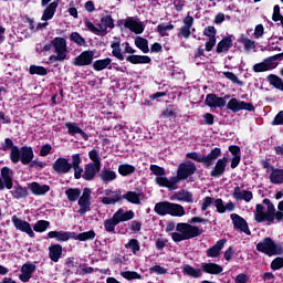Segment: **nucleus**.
<instances>
[{
	"label": "nucleus",
	"mask_w": 283,
	"mask_h": 283,
	"mask_svg": "<svg viewBox=\"0 0 283 283\" xmlns=\"http://www.w3.org/2000/svg\"><path fill=\"white\" fill-rule=\"evenodd\" d=\"M272 20L283 28V15L280 13V6H274Z\"/></svg>",
	"instance_id": "53"
},
{
	"label": "nucleus",
	"mask_w": 283,
	"mask_h": 283,
	"mask_svg": "<svg viewBox=\"0 0 283 283\" xmlns=\"http://www.w3.org/2000/svg\"><path fill=\"white\" fill-rule=\"evenodd\" d=\"M150 171L157 176L155 181L159 187H166V189H170L171 191L178 189V178L171 177L168 179L165 176V168L156 165L150 166Z\"/></svg>",
	"instance_id": "4"
},
{
	"label": "nucleus",
	"mask_w": 283,
	"mask_h": 283,
	"mask_svg": "<svg viewBox=\"0 0 283 283\" xmlns=\"http://www.w3.org/2000/svg\"><path fill=\"white\" fill-rule=\"evenodd\" d=\"M174 30V24H159L157 27V32H159L160 36H169V32Z\"/></svg>",
	"instance_id": "54"
},
{
	"label": "nucleus",
	"mask_w": 283,
	"mask_h": 283,
	"mask_svg": "<svg viewBox=\"0 0 283 283\" xmlns=\"http://www.w3.org/2000/svg\"><path fill=\"white\" fill-rule=\"evenodd\" d=\"M124 25L130 30V32H134V34H143V32H145V23L136 18H127Z\"/></svg>",
	"instance_id": "16"
},
{
	"label": "nucleus",
	"mask_w": 283,
	"mask_h": 283,
	"mask_svg": "<svg viewBox=\"0 0 283 283\" xmlns=\"http://www.w3.org/2000/svg\"><path fill=\"white\" fill-rule=\"evenodd\" d=\"M134 171H136V167L128 164H123L118 167V174H120V176H129L134 174Z\"/></svg>",
	"instance_id": "50"
},
{
	"label": "nucleus",
	"mask_w": 283,
	"mask_h": 283,
	"mask_svg": "<svg viewBox=\"0 0 283 283\" xmlns=\"http://www.w3.org/2000/svg\"><path fill=\"white\" fill-rule=\"evenodd\" d=\"M98 171H101V166H96V165L90 163L85 166L82 178L84 180H94V178H96V174H98Z\"/></svg>",
	"instance_id": "22"
},
{
	"label": "nucleus",
	"mask_w": 283,
	"mask_h": 283,
	"mask_svg": "<svg viewBox=\"0 0 283 283\" xmlns=\"http://www.w3.org/2000/svg\"><path fill=\"white\" fill-rule=\"evenodd\" d=\"M30 74H38L39 76H45L48 74V69L43 66L31 65Z\"/></svg>",
	"instance_id": "56"
},
{
	"label": "nucleus",
	"mask_w": 283,
	"mask_h": 283,
	"mask_svg": "<svg viewBox=\"0 0 283 283\" xmlns=\"http://www.w3.org/2000/svg\"><path fill=\"white\" fill-rule=\"evenodd\" d=\"M176 231L177 232L171 233L174 242H182L185 240H191V238L202 235V229L189 223H177Z\"/></svg>",
	"instance_id": "2"
},
{
	"label": "nucleus",
	"mask_w": 283,
	"mask_h": 283,
	"mask_svg": "<svg viewBox=\"0 0 283 283\" xmlns=\"http://www.w3.org/2000/svg\"><path fill=\"white\" fill-rule=\"evenodd\" d=\"M126 61H128V63H133V65L147 64L151 63V57L148 55H129L126 57Z\"/></svg>",
	"instance_id": "36"
},
{
	"label": "nucleus",
	"mask_w": 283,
	"mask_h": 283,
	"mask_svg": "<svg viewBox=\"0 0 283 283\" xmlns=\"http://www.w3.org/2000/svg\"><path fill=\"white\" fill-rule=\"evenodd\" d=\"M174 200H178V202H192V195L191 192L184 190L179 191L175 195Z\"/></svg>",
	"instance_id": "46"
},
{
	"label": "nucleus",
	"mask_w": 283,
	"mask_h": 283,
	"mask_svg": "<svg viewBox=\"0 0 283 283\" xmlns=\"http://www.w3.org/2000/svg\"><path fill=\"white\" fill-rule=\"evenodd\" d=\"M94 61V53L92 51H83L73 62V65L77 67H84L85 65H92Z\"/></svg>",
	"instance_id": "17"
},
{
	"label": "nucleus",
	"mask_w": 283,
	"mask_h": 283,
	"mask_svg": "<svg viewBox=\"0 0 283 283\" xmlns=\"http://www.w3.org/2000/svg\"><path fill=\"white\" fill-rule=\"evenodd\" d=\"M113 218L114 220L117 221L118 224H120V222H127L128 220H134V211L132 210L125 211L123 209H119L113 214Z\"/></svg>",
	"instance_id": "23"
},
{
	"label": "nucleus",
	"mask_w": 283,
	"mask_h": 283,
	"mask_svg": "<svg viewBox=\"0 0 283 283\" xmlns=\"http://www.w3.org/2000/svg\"><path fill=\"white\" fill-rule=\"evenodd\" d=\"M196 174V165L191 161L180 164L177 176L172 178H177V185L180 180H187L188 176H193Z\"/></svg>",
	"instance_id": "10"
},
{
	"label": "nucleus",
	"mask_w": 283,
	"mask_h": 283,
	"mask_svg": "<svg viewBox=\"0 0 283 283\" xmlns=\"http://www.w3.org/2000/svg\"><path fill=\"white\" fill-rule=\"evenodd\" d=\"M112 48V54L115 56V59H118V61H125V55H123V51L120 50V42L114 41L111 43Z\"/></svg>",
	"instance_id": "42"
},
{
	"label": "nucleus",
	"mask_w": 283,
	"mask_h": 283,
	"mask_svg": "<svg viewBox=\"0 0 283 283\" xmlns=\"http://www.w3.org/2000/svg\"><path fill=\"white\" fill-rule=\"evenodd\" d=\"M171 202L161 201L155 205V213L158 216H169Z\"/></svg>",
	"instance_id": "37"
},
{
	"label": "nucleus",
	"mask_w": 283,
	"mask_h": 283,
	"mask_svg": "<svg viewBox=\"0 0 283 283\" xmlns=\"http://www.w3.org/2000/svg\"><path fill=\"white\" fill-rule=\"evenodd\" d=\"M55 174L64 175L72 171V164L63 157H59L52 165Z\"/></svg>",
	"instance_id": "15"
},
{
	"label": "nucleus",
	"mask_w": 283,
	"mask_h": 283,
	"mask_svg": "<svg viewBox=\"0 0 283 283\" xmlns=\"http://www.w3.org/2000/svg\"><path fill=\"white\" fill-rule=\"evenodd\" d=\"M135 45H136V48L142 50V52L144 54H148V52H149V42L147 41V39L142 38V36H137L135 39Z\"/></svg>",
	"instance_id": "44"
},
{
	"label": "nucleus",
	"mask_w": 283,
	"mask_h": 283,
	"mask_svg": "<svg viewBox=\"0 0 283 283\" xmlns=\"http://www.w3.org/2000/svg\"><path fill=\"white\" fill-rule=\"evenodd\" d=\"M120 275L125 280H140V274H138V272L124 271L120 272Z\"/></svg>",
	"instance_id": "60"
},
{
	"label": "nucleus",
	"mask_w": 283,
	"mask_h": 283,
	"mask_svg": "<svg viewBox=\"0 0 283 283\" xmlns=\"http://www.w3.org/2000/svg\"><path fill=\"white\" fill-rule=\"evenodd\" d=\"M77 205L80 207L77 213L85 216L88 211H92V189L84 188L82 195L77 199Z\"/></svg>",
	"instance_id": "6"
},
{
	"label": "nucleus",
	"mask_w": 283,
	"mask_h": 283,
	"mask_svg": "<svg viewBox=\"0 0 283 283\" xmlns=\"http://www.w3.org/2000/svg\"><path fill=\"white\" fill-rule=\"evenodd\" d=\"M52 48H54L55 55L49 57L50 63L63 62L67 59L70 51L67 50V41L64 38L57 36L51 41Z\"/></svg>",
	"instance_id": "3"
},
{
	"label": "nucleus",
	"mask_w": 283,
	"mask_h": 283,
	"mask_svg": "<svg viewBox=\"0 0 283 283\" xmlns=\"http://www.w3.org/2000/svg\"><path fill=\"white\" fill-rule=\"evenodd\" d=\"M36 271V265L32 263H25L21 268V273L19 275V279L21 282H30V279L32 277V273Z\"/></svg>",
	"instance_id": "19"
},
{
	"label": "nucleus",
	"mask_w": 283,
	"mask_h": 283,
	"mask_svg": "<svg viewBox=\"0 0 283 283\" xmlns=\"http://www.w3.org/2000/svg\"><path fill=\"white\" fill-rule=\"evenodd\" d=\"M93 70H95V72H103V70H112V59L106 57L103 60H96L93 63Z\"/></svg>",
	"instance_id": "32"
},
{
	"label": "nucleus",
	"mask_w": 283,
	"mask_h": 283,
	"mask_svg": "<svg viewBox=\"0 0 283 283\" xmlns=\"http://www.w3.org/2000/svg\"><path fill=\"white\" fill-rule=\"evenodd\" d=\"M2 180L8 189H12V169L4 167L1 170Z\"/></svg>",
	"instance_id": "39"
},
{
	"label": "nucleus",
	"mask_w": 283,
	"mask_h": 283,
	"mask_svg": "<svg viewBox=\"0 0 283 283\" xmlns=\"http://www.w3.org/2000/svg\"><path fill=\"white\" fill-rule=\"evenodd\" d=\"M52 0H42L41 3L43 7L48 6ZM59 1L60 0H53L45 9L42 14V21H51V19H54V14L56 13V8H59Z\"/></svg>",
	"instance_id": "14"
},
{
	"label": "nucleus",
	"mask_w": 283,
	"mask_h": 283,
	"mask_svg": "<svg viewBox=\"0 0 283 283\" xmlns=\"http://www.w3.org/2000/svg\"><path fill=\"white\" fill-rule=\"evenodd\" d=\"M227 101H229V95L220 97L216 94H208L206 97V105L211 109H218L227 106Z\"/></svg>",
	"instance_id": "12"
},
{
	"label": "nucleus",
	"mask_w": 283,
	"mask_h": 283,
	"mask_svg": "<svg viewBox=\"0 0 283 283\" xmlns=\"http://www.w3.org/2000/svg\"><path fill=\"white\" fill-rule=\"evenodd\" d=\"M223 75L232 83H235L237 85H243L242 81H240V78H238V75H235L234 73L223 72Z\"/></svg>",
	"instance_id": "61"
},
{
	"label": "nucleus",
	"mask_w": 283,
	"mask_h": 283,
	"mask_svg": "<svg viewBox=\"0 0 283 283\" xmlns=\"http://www.w3.org/2000/svg\"><path fill=\"white\" fill-rule=\"evenodd\" d=\"M181 271L184 275H188V277H193L195 280L202 277V269H196L189 264L182 265Z\"/></svg>",
	"instance_id": "28"
},
{
	"label": "nucleus",
	"mask_w": 283,
	"mask_h": 283,
	"mask_svg": "<svg viewBox=\"0 0 283 283\" xmlns=\"http://www.w3.org/2000/svg\"><path fill=\"white\" fill-rule=\"evenodd\" d=\"M126 249H130V251H133V253L136 255V253H138V251H140V243H138V240L132 239L126 244Z\"/></svg>",
	"instance_id": "57"
},
{
	"label": "nucleus",
	"mask_w": 283,
	"mask_h": 283,
	"mask_svg": "<svg viewBox=\"0 0 283 283\" xmlns=\"http://www.w3.org/2000/svg\"><path fill=\"white\" fill-rule=\"evenodd\" d=\"M11 163H22V165H30L32 159L34 158V151L32 147L24 146L21 149L19 147H12V151L10 154Z\"/></svg>",
	"instance_id": "5"
},
{
	"label": "nucleus",
	"mask_w": 283,
	"mask_h": 283,
	"mask_svg": "<svg viewBox=\"0 0 283 283\" xmlns=\"http://www.w3.org/2000/svg\"><path fill=\"white\" fill-rule=\"evenodd\" d=\"M105 196L102 198L103 205H116V202L123 200L119 191L105 190Z\"/></svg>",
	"instance_id": "21"
},
{
	"label": "nucleus",
	"mask_w": 283,
	"mask_h": 283,
	"mask_svg": "<svg viewBox=\"0 0 283 283\" xmlns=\"http://www.w3.org/2000/svg\"><path fill=\"white\" fill-rule=\"evenodd\" d=\"M253 36H254V39H262V36H264V25L263 24H258L254 28Z\"/></svg>",
	"instance_id": "63"
},
{
	"label": "nucleus",
	"mask_w": 283,
	"mask_h": 283,
	"mask_svg": "<svg viewBox=\"0 0 283 283\" xmlns=\"http://www.w3.org/2000/svg\"><path fill=\"white\" fill-rule=\"evenodd\" d=\"M117 221L116 219L111 218V219H106L104 221V229L107 233H114V231H116V226H117Z\"/></svg>",
	"instance_id": "49"
},
{
	"label": "nucleus",
	"mask_w": 283,
	"mask_h": 283,
	"mask_svg": "<svg viewBox=\"0 0 283 283\" xmlns=\"http://www.w3.org/2000/svg\"><path fill=\"white\" fill-rule=\"evenodd\" d=\"M234 283H249V275L240 273L234 277Z\"/></svg>",
	"instance_id": "64"
},
{
	"label": "nucleus",
	"mask_w": 283,
	"mask_h": 283,
	"mask_svg": "<svg viewBox=\"0 0 283 283\" xmlns=\"http://www.w3.org/2000/svg\"><path fill=\"white\" fill-rule=\"evenodd\" d=\"M96 238V232L90 230L87 232H83L76 235L75 240H80V242H85L87 240H94Z\"/></svg>",
	"instance_id": "52"
},
{
	"label": "nucleus",
	"mask_w": 283,
	"mask_h": 283,
	"mask_svg": "<svg viewBox=\"0 0 283 283\" xmlns=\"http://www.w3.org/2000/svg\"><path fill=\"white\" fill-rule=\"evenodd\" d=\"M124 200H127V202H132V205H140V193L136 191H128L124 196H122Z\"/></svg>",
	"instance_id": "45"
},
{
	"label": "nucleus",
	"mask_w": 283,
	"mask_h": 283,
	"mask_svg": "<svg viewBox=\"0 0 283 283\" xmlns=\"http://www.w3.org/2000/svg\"><path fill=\"white\" fill-rule=\"evenodd\" d=\"M271 269L273 271H280V269H283V258H276L271 263Z\"/></svg>",
	"instance_id": "62"
},
{
	"label": "nucleus",
	"mask_w": 283,
	"mask_h": 283,
	"mask_svg": "<svg viewBox=\"0 0 283 283\" xmlns=\"http://www.w3.org/2000/svg\"><path fill=\"white\" fill-rule=\"evenodd\" d=\"M227 109H230V112H233V114H238V112H242V109H245V112H255V106H253L251 103L232 97L227 103Z\"/></svg>",
	"instance_id": "7"
},
{
	"label": "nucleus",
	"mask_w": 283,
	"mask_h": 283,
	"mask_svg": "<svg viewBox=\"0 0 283 283\" xmlns=\"http://www.w3.org/2000/svg\"><path fill=\"white\" fill-rule=\"evenodd\" d=\"M265 205H268L266 211H264V206L261 203L256 205L255 211H254V220L255 222L262 223V222H269L270 224H273L275 220L277 222H282L283 220V200L279 202L277 209L279 211H275V206L271 203L269 200H264Z\"/></svg>",
	"instance_id": "1"
},
{
	"label": "nucleus",
	"mask_w": 283,
	"mask_h": 283,
	"mask_svg": "<svg viewBox=\"0 0 283 283\" xmlns=\"http://www.w3.org/2000/svg\"><path fill=\"white\" fill-rule=\"evenodd\" d=\"M63 255V247L61 244H52L49 247V258L52 262H59Z\"/></svg>",
	"instance_id": "30"
},
{
	"label": "nucleus",
	"mask_w": 283,
	"mask_h": 283,
	"mask_svg": "<svg viewBox=\"0 0 283 283\" xmlns=\"http://www.w3.org/2000/svg\"><path fill=\"white\" fill-rule=\"evenodd\" d=\"M65 127H66V129H69V134L71 136H76V134H81L82 138H84V140H87V134L85 132H83V129H81V127H78V124L66 123Z\"/></svg>",
	"instance_id": "34"
},
{
	"label": "nucleus",
	"mask_w": 283,
	"mask_h": 283,
	"mask_svg": "<svg viewBox=\"0 0 283 283\" xmlns=\"http://www.w3.org/2000/svg\"><path fill=\"white\" fill-rule=\"evenodd\" d=\"M227 163H229V159L227 157L218 159L213 169L210 172V176H212V178H220V176H222L224 171H227Z\"/></svg>",
	"instance_id": "18"
},
{
	"label": "nucleus",
	"mask_w": 283,
	"mask_h": 283,
	"mask_svg": "<svg viewBox=\"0 0 283 283\" xmlns=\"http://www.w3.org/2000/svg\"><path fill=\"white\" fill-rule=\"evenodd\" d=\"M282 54H276L271 57L265 59L261 63H256L253 65V72H269L271 70H275L277 67V59H280Z\"/></svg>",
	"instance_id": "8"
},
{
	"label": "nucleus",
	"mask_w": 283,
	"mask_h": 283,
	"mask_svg": "<svg viewBox=\"0 0 283 283\" xmlns=\"http://www.w3.org/2000/svg\"><path fill=\"white\" fill-rule=\"evenodd\" d=\"M222 150H220V148L212 149L208 156L203 157V164H206L207 167H211V165L220 158Z\"/></svg>",
	"instance_id": "35"
},
{
	"label": "nucleus",
	"mask_w": 283,
	"mask_h": 283,
	"mask_svg": "<svg viewBox=\"0 0 283 283\" xmlns=\"http://www.w3.org/2000/svg\"><path fill=\"white\" fill-rule=\"evenodd\" d=\"M88 157L92 160V165L101 167V157L98 156V151L93 149L88 153Z\"/></svg>",
	"instance_id": "58"
},
{
	"label": "nucleus",
	"mask_w": 283,
	"mask_h": 283,
	"mask_svg": "<svg viewBox=\"0 0 283 283\" xmlns=\"http://www.w3.org/2000/svg\"><path fill=\"white\" fill-rule=\"evenodd\" d=\"M268 81L270 85H273V87L283 92V81L280 76L271 74L268 76Z\"/></svg>",
	"instance_id": "47"
},
{
	"label": "nucleus",
	"mask_w": 283,
	"mask_h": 283,
	"mask_svg": "<svg viewBox=\"0 0 283 283\" xmlns=\"http://www.w3.org/2000/svg\"><path fill=\"white\" fill-rule=\"evenodd\" d=\"M232 196L234 200H244V202L253 200V192L251 190H242L241 187H235Z\"/></svg>",
	"instance_id": "20"
},
{
	"label": "nucleus",
	"mask_w": 283,
	"mask_h": 283,
	"mask_svg": "<svg viewBox=\"0 0 283 283\" xmlns=\"http://www.w3.org/2000/svg\"><path fill=\"white\" fill-rule=\"evenodd\" d=\"M201 271L203 273H209L210 275H220L223 269L222 265L216 263H201Z\"/></svg>",
	"instance_id": "25"
},
{
	"label": "nucleus",
	"mask_w": 283,
	"mask_h": 283,
	"mask_svg": "<svg viewBox=\"0 0 283 283\" xmlns=\"http://www.w3.org/2000/svg\"><path fill=\"white\" fill-rule=\"evenodd\" d=\"M230 219L237 231H241V233H245V235H251V229H249V223L244 218L240 217L238 213H231Z\"/></svg>",
	"instance_id": "11"
},
{
	"label": "nucleus",
	"mask_w": 283,
	"mask_h": 283,
	"mask_svg": "<svg viewBox=\"0 0 283 283\" xmlns=\"http://www.w3.org/2000/svg\"><path fill=\"white\" fill-rule=\"evenodd\" d=\"M48 235L49 238L54 239L57 242H67V240L72 239V235H74V233L65 231H50Z\"/></svg>",
	"instance_id": "27"
},
{
	"label": "nucleus",
	"mask_w": 283,
	"mask_h": 283,
	"mask_svg": "<svg viewBox=\"0 0 283 283\" xmlns=\"http://www.w3.org/2000/svg\"><path fill=\"white\" fill-rule=\"evenodd\" d=\"M99 33L101 34H105V32H107V29L109 28V30H114V19H112V15H103L101 18V22H99Z\"/></svg>",
	"instance_id": "29"
},
{
	"label": "nucleus",
	"mask_w": 283,
	"mask_h": 283,
	"mask_svg": "<svg viewBox=\"0 0 283 283\" xmlns=\"http://www.w3.org/2000/svg\"><path fill=\"white\" fill-rule=\"evenodd\" d=\"M28 197V189L23 188L21 186L15 187L14 191H13V198H27Z\"/></svg>",
	"instance_id": "59"
},
{
	"label": "nucleus",
	"mask_w": 283,
	"mask_h": 283,
	"mask_svg": "<svg viewBox=\"0 0 283 283\" xmlns=\"http://www.w3.org/2000/svg\"><path fill=\"white\" fill-rule=\"evenodd\" d=\"M66 198L69 202H76L81 198V189L78 188H69L65 190Z\"/></svg>",
	"instance_id": "43"
},
{
	"label": "nucleus",
	"mask_w": 283,
	"mask_h": 283,
	"mask_svg": "<svg viewBox=\"0 0 283 283\" xmlns=\"http://www.w3.org/2000/svg\"><path fill=\"white\" fill-rule=\"evenodd\" d=\"M239 41L242 43V45H244V50H247V52H251V50L255 51V41L243 35L239 39Z\"/></svg>",
	"instance_id": "48"
},
{
	"label": "nucleus",
	"mask_w": 283,
	"mask_h": 283,
	"mask_svg": "<svg viewBox=\"0 0 283 283\" xmlns=\"http://www.w3.org/2000/svg\"><path fill=\"white\" fill-rule=\"evenodd\" d=\"M192 25H193V17L187 15L184 19V25L180 29L181 36H184L185 39H189V36H191Z\"/></svg>",
	"instance_id": "26"
},
{
	"label": "nucleus",
	"mask_w": 283,
	"mask_h": 283,
	"mask_svg": "<svg viewBox=\"0 0 283 283\" xmlns=\"http://www.w3.org/2000/svg\"><path fill=\"white\" fill-rule=\"evenodd\" d=\"M48 227H50V221L46 220H39L34 226L33 230L36 233H43L44 231H48Z\"/></svg>",
	"instance_id": "51"
},
{
	"label": "nucleus",
	"mask_w": 283,
	"mask_h": 283,
	"mask_svg": "<svg viewBox=\"0 0 283 283\" xmlns=\"http://www.w3.org/2000/svg\"><path fill=\"white\" fill-rule=\"evenodd\" d=\"M70 41H72L73 43L80 46L85 45V38L81 36L78 32H72L70 34Z\"/></svg>",
	"instance_id": "55"
},
{
	"label": "nucleus",
	"mask_w": 283,
	"mask_h": 283,
	"mask_svg": "<svg viewBox=\"0 0 283 283\" xmlns=\"http://www.w3.org/2000/svg\"><path fill=\"white\" fill-rule=\"evenodd\" d=\"M233 46V40H231L230 36L223 38L217 45V52H229L231 48Z\"/></svg>",
	"instance_id": "38"
},
{
	"label": "nucleus",
	"mask_w": 283,
	"mask_h": 283,
	"mask_svg": "<svg viewBox=\"0 0 283 283\" xmlns=\"http://www.w3.org/2000/svg\"><path fill=\"white\" fill-rule=\"evenodd\" d=\"M11 222L18 231H22V233H27L30 238H34V231L32 230L30 222L19 219L17 216L12 217Z\"/></svg>",
	"instance_id": "13"
},
{
	"label": "nucleus",
	"mask_w": 283,
	"mask_h": 283,
	"mask_svg": "<svg viewBox=\"0 0 283 283\" xmlns=\"http://www.w3.org/2000/svg\"><path fill=\"white\" fill-rule=\"evenodd\" d=\"M168 216H172L175 218H182L185 216V208L178 203L170 202V210Z\"/></svg>",
	"instance_id": "41"
},
{
	"label": "nucleus",
	"mask_w": 283,
	"mask_h": 283,
	"mask_svg": "<svg viewBox=\"0 0 283 283\" xmlns=\"http://www.w3.org/2000/svg\"><path fill=\"white\" fill-rule=\"evenodd\" d=\"M99 178L104 182H113V180H116L117 175L116 171L112 169H103L99 174Z\"/></svg>",
	"instance_id": "40"
},
{
	"label": "nucleus",
	"mask_w": 283,
	"mask_h": 283,
	"mask_svg": "<svg viewBox=\"0 0 283 283\" xmlns=\"http://www.w3.org/2000/svg\"><path fill=\"white\" fill-rule=\"evenodd\" d=\"M270 182H272V185H282L283 184V169L271 168Z\"/></svg>",
	"instance_id": "33"
},
{
	"label": "nucleus",
	"mask_w": 283,
	"mask_h": 283,
	"mask_svg": "<svg viewBox=\"0 0 283 283\" xmlns=\"http://www.w3.org/2000/svg\"><path fill=\"white\" fill-rule=\"evenodd\" d=\"M227 244V239H221L217 241V243L207 250V256L208 258H218L220 255V251L224 249V245Z\"/></svg>",
	"instance_id": "24"
},
{
	"label": "nucleus",
	"mask_w": 283,
	"mask_h": 283,
	"mask_svg": "<svg viewBox=\"0 0 283 283\" xmlns=\"http://www.w3.org/2000/svg\"><path fill=\"white\" fill-rule=\"evenodd\" d=\"M275 240L268 237L256 244V251H259V253H264V255H269L271 258L275 255Z\"/></svg>",
	"instance_id": "9"
},
{
	"label": "nucleus",
	"mask_w": 283,
	"mask_h": 283,
	"mask_svg": "<svg viewBox=\"0 0 283 283\" xmlns=\"http://www.w3.org/2000/svg\"><path fill=\"white\" fill-rule=\"evenodd\" d=\"M29 188L33 196H45V193L50 191V187L48 185H40L39 182H31Z\"/></svg>",
	"instance_id": "31"
}]
</instances>
